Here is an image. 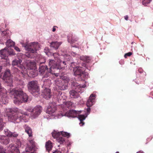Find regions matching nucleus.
<instances>
[{"label":"nucleus","mask_w":153,"mask_h":153,"mask_svg":"<svg viewBox=\"0 0 153 153\" xmlns=\"http://www.w3.org/2000/svg\"><path fill=\"white\" fill-rule=\"evenodd\" d=\"M6 45L7 47H11L15 45V43L10 39H9L7 41Z\"/></svg>","instance_id":"26"},{"label":"nucleus","mask_w":153,"mask_h":153,"mask_svg":"<svg viewBox=\"0 0 153 153\" xmlns=\"http://www.w3.org/2000/svg\"><path fill=\"white\" fill-rule=\"evenodd\" d=\"M6 113L8 120L11 122L18 123L21 121L25 116H27V112L18 108H6Z\"/></svg>","instance_id":"1"},{"label":"nucleus","mask_w":153,"mask_h":153,"mask_svg":"<svg viewBox=\"0 0 153 153\" xmlns=\"http://www.w3.org/2000/svg\"><path fill=\"white\" fill-rule=\"evenodd\" d=\"M51 70L52 71V72H53V73H51V74H55V75L56 76H58L59 75V74L57 73H55V72H56V71H58V70H57L55 69H53L52 68H51Z\"/></svg>","instance_id":"32"},{"label":"nucleus","mask_w":153,"mask_h":153,"mask_svg":"<svg viewBox=\"0 0 153 153\" xmlns=\"http://www.w3.org/2000/svg\"><path fill=\"white\" fill-rule=\"evenodd\" d=\"M84 65H85V66H84L85 67V64H84Z\"/></svg>","instance_id":"53"},{"label":"nucleus","mask_w":153,"mask_h":153,"mask_svg":"<svg viewBox=\"0 0 153 153\" xmlns=\"http://www.w3.org/2000/svg\"><path fill=\"white\" fill-rule=\"evenodd\" d=\"M12 97L14 98L13 102L16 105H19L27 101V95L21 89L13 90L10 92Z\"/></svg>","instance_id":"2"},{"label":"nucleus","mask_w":153,"mask_h":153,"mask_svg":"<svg viewBox=\"0 0 153 153\" xmlns=\"http://www.w3.org/2000/svg\"><path fill=\"white\" fill-rule=\"evenodd\" d=\"M55 61L53 60H49L48 62L49 65L51 66L50 69L48 70L49 72L51 73H53L52 72L51 68L55 69L57 70L63 69L65 67V65H66V62L65 61L62 62L59 59V56L56 53L53 54Z\"/></svg>","instance_id":"3"},{"label":"nucleus","mask_w":153,"mask_h":153,"mask_svg":"<svg viewBox=\"0 0 153 153\" xmlns=\"http://www.w3.org/2000/svg\"><path fill=\"white\" fill-rule=\"evenodd\" d=\"M90 111V108H88L87 109V111L88 112H89Z\"/></svg>","instance_id":"47"},{"label":"nucleus","mask_w":153,"mask_h":153,"mask_svg":"<svg viewBox=\"0 0 153 153\" xmlns=\"http://www.w3.org/2000/svg\"><path fill=\"white\" fill-rule=\"evenodd\" d=\"M56 106L54 103H50L47 108L46 113L51 114L55 112L56 109Z\"/></svg>","instance_id":"14"},{"label":"nucleus","mask_w":153,"mask_h":153,"mask_svg":"<svg viewBox=\"0 0 153 153\" xmlns=\"http://www.w3.org/2000/svg\"><path fill=\"white\" fill-rule=\"evenodd\" d=\"M10 139L4 135H0V143L7 145L9 143Z\"/></svg>","instance_id":"18"},{"label":"nucleus","mask_w":153,"mask_h":153,"mask_svg":"<svg viewBox=\"0 0 153 153\" xmlns=\"http://www.w3.org/2000/svg\"><path fill=\"white\" fill-rule=\"evenodd\" d=\"M50 66V68L49 69H48L47 68V67L46 65L45 66H40L39 68V72H40L41 74H43L44 72L45 71L47 70V71L49 73H51V72H49L48 71V70L50 69L51 66H50Z\"/></svg>","instance_id":"21"},{"label":"nucleus","mask_w":153,"mask_h":153,"mask_svg":"<svg viewBox=\"0 0 153 153\" xmlns=\"http://www.w3.org/2000/svg\"><path fill=\"white\" fill-rule=\"evenodd\" d=\"M83 68L80 67H77L74 69V74L75 75L81 76L83 74L84 71Z\"/></svg>","instance_id":"15"},{"label":"nucleus","mask_w":153,"mask_h":153,"mask_svg":"<svg viewBox=\"0 0 153 153\" xmlns=\"http://www.w3.org/2000/svg\"><path fill=\"white\" fill-rule=\"evenodd\" d=\"M151 1L152 0H143L142 2L143 4L144 5H146L149 4Z\"/></svg>","instance_id":"29"},{"label":"nucleus","mask_w":153,"mask_h":153,"mask_svg":"<svg viewBox=\"0 0 153 153\" xmlns=\"http://www.w3.org/2000/svg\"><path fill=\"white\" fill-rule=\"evenodd\" d=\"M27 66L28 69L33 70L35 67L36 64L34 62H29L27 64Z\"/></svg>","instance_id":"23"},{"label":"nucleus","mask_w":153,"mask_h":153,"mask_svg":"<svg viewBox=\"0 0 153 153\" xmlns=\"http://www.w3.org/2000/svg\"><path fill=\"white\" fill-rule=\"evenodd\" d=\"M52 136L54 138H56L57 142L60 144H62L65 141V139L62 136L67 137L68 138L70 136V134L66 132L63 131L57 132L54 131L52 133Z\"/></svg>","instance_id":"6"},{"label":"nucleus","mask_w":153,"mask_h":153,"mask_svg":"<svg viewBox=\"0 0 153 153\" xmlns=\"http://www.w3.org/2000/svg\"><path fill=\"white\" fill-rule=\"evenodd\" d=\"M8 53L10 55H14L16 53H14L13 51L12 50L8 49L7 51L5 48L1 51H0V54L4 56H6V53Z\"/></svg>","instance_id":"16"},{"label":"nucleus","mask_w":153,"mask_h":153,"mask_svg":"<svg viewBox=\"0 0 153 153\" xmlns=\"http://www.w3.org/2000/svg\"><path fill=\"white\" fill-rule=\"evenodd\" d=\"M26 55L27 57H28L29 58H32V56H30V55L28 53H26Z\"/></svg>","instance_id":"41"},{"label":"nucleus","mask_w":153,"mask_h":153,"mask_svg":"<svg viewBox=\"0 0 153 153\" xmlns=\"http://www.w3.org/2000/svg\"><path fill=\"white\" fill-rule=\"evenodd\" d=\"M71 54L74 56H75V54H76L75 53H74V52H73L72 53H71Z\"/></svg>","instance_id":"50"},{"label":"nucleus","mask_w":153,"mask_h":153,"mask_svg":"<svg viewBox=\"0 0 153 153\" xmlns=\"http://www.w3.org/2000/svg\"><path fill=\"white\" fill-rule=\"evenodd\" d=\"M42 108L40 106H37L35 107L32 109V113L31 114V116L33 118H35L37 117L41 113Z\"/></svg>","instance_id":"13"},{"label":"nucleus","mask_w":153,"mask_h":153,"mask_svg":"<svg viewBox=\"0 0 153 153\" xmlns=\"http://www.w3.org/2000/svg\"><path fill=\"white\" fill-rule=\"evenodd\" d=\"M6 150L5 152L4 149L1 146H0V153H6Z\"/></svg>","instance_id":"35"},{"label":"nucleus","mask_w":153,"mask_h":153,"mask_svg":"<svg viewBox=\"0 0 153 153\" xmlns=\"http://www.w3.org/2000/svg\"><path fill=\"white\" fill-rule=\"evenodd\" d=\"M22 60L20 59H14L13 61L12 65L13 66H17L19 67L20 69H21V74L23 75L27 74V69L22 65L21 64Z\"/></svg>","instance_id":"10"},{"label":"nucleus","mask_w":153,"mask_h":153,"mask_svg":"<svg viewBox=\"0 0 153 153\" xmlns=\"http://www.w3.org/2000/svg\"><path fill=\"white\" fill-rule=\"evenodd\" d=\"M19 82H19V84L22 85V88H23V86L24 85V82L22 80H19Z\"/></svg>","instance_id":"38"},{"label":"nucleus","mask_w":153,"mask_h":153,"mask_svg":"<svg viewBox=\"0 0 153 153\" xmlns=\"http://www.w3.org/2000/svg\"><path fill=\"white\" fill-rule=\"evenodd\" d=\"M132 54V53L131 52H129L125 54L124 55V57L126 58L128 56H130Z\"/></svg>","instance_id":"37"},{"label":"nucleus","mask_w":153,"mask_h":153,"mask_svg":"<svg viewBox=\"0 0 153 153\" xmlns=\"http://www.w3.org/2000/svg\"><path fill=\"white\" fill-rule=\"evenodd\" d=\"M49 76L48 74H46L42 79V81L44 82L42 88H44L43 92V97L47 100L50 98L51 96V91L48 88L50 85V80L48 78Z\"/></svg>","instance_id":"4"},{"label":"nucleus","mask_w":153,"mask_h":153,"mask_svg":"<svg viewBox=\"0 0 153 153\" xmlns=\"http://www.w3.org/2000/svg\"><path fill=\"white\" fill-rule=\"evenodd\" d=\"M53 153H61V152L60 151H56L55 152H53Z\"/></svg>","instance_id":"44"},{"label":"nucleus","mask_w":153,"mask_h":153,"mask_svg":"<svg viewBox=\"0 0 153 153\" xmlns=\"http://www.w3.org/2000/svg\"><path fill=\"white\" fill-rule=\"evenodd\" d=\"M28 89L32 94L34 93H38L39 91V87L38 82L36 81H33L30 82L27 85Z\"/></svg>","instance_id":"9"},{"label":"nucleus","mask_w":153,"mask_h":153,"mask_svg":"<svg viewBox=\"0 0 153 153\" xmlns=\"http://www.w3.org/2000/svg\"><path fill=\"white\" fill-rule=\"evenodd\" d=\"M1 69H2V67L1 66H0V72H1Z\"/></svg>","instance_id":"51"},{"label":"nucleus","mask_w":153,"mask_h":153,"mask_svg":"<svg viewBox=\"0 0 153 153\" xmlns=\"http://www.w3.org/2000/svg\"><path fill=\"white\" fill-rule=\"evenodd\" d=\"M61 44V42H53L51 43L50 46L56 50L58 49Z\"/></svg>","instance_id":"22"},{"label":"nucleus","mask_w":153,"mask_h":153,"mask_svg":"<svg viewBox=\"0 0 153 153\" xmlns=\"http://www.w3.org/2000/svg\"><path fill=\"white\" fill-rule=\"evenodd\" d=\"M16 145L14 146L13 144L9 145L8 148V150H10V152L8 153H19V148L21 146V143L19 140H17Z\"/></svg>","instance_id":"11"},{"label":"nucleus","mask_w":153,"mask_h":153,"mask_svg":"<svg viewBox=\"0 0 153 153\" xmlns=\"http://www.w3.org/2000/svg\"><path fill=\"white\" fill-rule=\"evenodd\" d=\"M69 79H68L67 80V82H69Z\"/></svg>","instance_id":"52"},{"label":"nucleus","mask_w":153,"mask_h":153,"mask_svg":"<svg viewBox=\"0 0 153 153\" xmlns=\"http://www.w3.org/2000/svg\"><path fill=\"white\" fill-rule=\"evenodd\" d=\"M0 77L6 83H11L12 82L10 71L9 69H7L5 71L3 75V76L0 75Z\"/></svg>","instance_id":"12"},{"label":"nucleus","mask_w":153,"mask_h":153,"mask_svg":"<svg viewBox=\"0 0 153 153\" xmlns=\"http://www.w3.org/2000/svg\"><path fill=\"white\" fill-rule=\"evenodd\" d=\"M137 153H143V152L142 151H140L139 152H137Z\"/></svg>","instance_id":"48"},{"label":"nucleus","mask_w":153,"mask_h":153,"mask_svg":"<svg viewBox=\"0 0 153 153\" xmlns=\"http://www.w3.org/2000/svg\"><path fill=\"white\" fill-rule=\"evenodd\" d=\"M14 49L18 52L20 51V50L19 48L17 47H14Z\"/></svg>","instance_id":"40"},{"label":"nucleus","mask_w":153,"mask_h":153,"mask_svg":"<svg viewBox=\"0 0 153 153\" xmlns=\"http://www.w3.org/2000/svg\"><path fill=\"white\" fill-rule=\"evenodd\" d=\"M68 41L70 43H72L76 41V40L73 39L72 37H70L69 36H68Z\"/></svg>","instance_id":"28"},{"label":"nucleus","mask_w":153,"mask_h":153,"mask_svg":"<svg viewBox=\"0 0 153 153\" xmlns=\"http://www.w3.org/2000/svg\"><path fill=\"white\" fill-rule=\"evenodd\" d=\"M27 110L30 112L32 113V110L31 109L29 108L27 109Z\"/></svg>","instance_id":"42"},{"label":"nucleus","mask_w":153,"mask_h":153,"mask_svg":"<svg viewBox=\"0 0 153 153\" xmlns=\"http://www.w3.org/2000/svg\"><path fill=\"white\" fill-rule=\"evenodd\" d=\"M124 18H125V20H128V16H125L124 17Z\"/></svg>","instance_id":"43"},{"label":"nucleus","mask_w":153,"mask_h":153,"mask_svg":"<svg viewBox=\"0 0 153 153\" xmlns=\"http://www.w3.org/2000/svg\"><path fill=\"white\" fill-rule=\"evenodd\" d=\"M22 46L24 47L26 51L32 53H36L37 49L39 47V45L36 42H33L26 44L22 43Z\"/></svg>","instance_id":"8"},{"label":"nucleus","mask_w":153,"mask_h":153,"mask_svg":"<svg viewBox=\"0 0 153 153\" xmlns=\"http://www.w3.org/2000/svg\"><path fill=\"white\" fill-rule=\"evenodd\" d=\"M28 149V147H27L26 149V152H30V151H31L32 150V147H30V149H29V151H28V150H27V149Z\"/></svg>","instance_id":"39"},{"label":"nucleus","mask_w":153,"mask_h":153,"mask_svg":"<svg viewBox=\"0 0 153 153\" xmlns=\"http://www.w3.org/2000/svg\"><path fill=\"white\" fill-rule=\"evenodd\" d=\"M44 52L46 54V55H47L48 56H49L50 54V52L49 51V49L47 48L46 47L45 49H44Z\"/></svg>","instance_id":"30"},{"label":"nucleus","mask_w":153,"mask_h":153,"mask_svg":"<svg viewBox=\"0 0 153 153\" xmlns=\"http://www.w3.org/2000/svg\"><path fill=\"white\" fill-rule=\"evenodd\" d=\"M116 153H119V152H116Z\"/></svg>","instance_id":"54"},{"label":"nucleus","mask_w":153,"mask_h":153,"mask_svg":"<svg viewBox=\"0 0 153 153\" xmlns=\"http://www.w3.org/2000/svg\"><path fill=\"white\" fill-rule=\"evenodd\" d=\"M80 58L81 60L87 62H88L91 60L90 57L87 56H80Z\"/></svg>","instance_id":"25"},{"label":"nucleus","mask_w":153,"mask_h":153,"mask_svg":"<svg viewBox=\"0 0 153 153\" xmlns=\"http://www.w3.org/2000/svg\"><path fill=\"white\" fill-rule=\"evenodd\" d=\"M66 98L64 93H61L59 97V101L65 100Z\"/></svg>","instance_id":"27"},{"label":"nucleus","mask_w":153,"mask_h":153,"mask_svg":"<svg viewBox=\"0 0 153 153\" xmlns=\"http://www.w3.org/2000/svg\"><path fill=\"white\" fill-rule=\"evenodd\" d=\"M80 111H76L72 110H69L67 111L64 114L60 113L59 115V116L60 117V115H61L62 117L64 116L68 117H75L78 116V118L80 121L79 124L80 126H82L84 124L83 121L85 120L86 117L84 115L79 114Z\"/></svg>","instance_id":"5"},{"label":"nucleus","mask_w":153,"mask_h":153,"mask_svg":"<svg viewBox=\"0 0 153 153\" xmlns=\"http://www.w3.org/2000/svg\"><path fill=\"white\" fill-rule=\"evenodd\" d=\"M25 132L27 133L29 137H31L32 136V129L28 125H25L24 126Z\"/></svg>","instance_id":"20"},{"label":"nucleus","mask_w":153,"mask_h":153,"mask_svg":"<svg viewBox=\"0 0 153 153\" xmlns=\"http://www.w3.org/2000/svg\"><path fill=\"white\" fill-rule=\"evenodd\" d=\"M65 105L67 107H69L72 105V103L70 101L66 102L65 103Z\"/></svg>","instance_id":"34"},{"label":"nucleus","mask_w":153,"mask_h":153,"mask_svg":"<svg viewBox=\"0 0 153 153\" xmlns=\"http://www.w3.org/2000/svg\"><path fill=\"white\" fill-rule=\"evenodd\" d=\"M2 86L1 85V84L0 83V91H2Z\"/></svg>","instance_id":"46"},{"label":"nucleus","mask_w":153,"mask_h":153,"mask_svg":"<svg viewBox=\"0 0 153 153\" xmlns=\"http://www.w3.org/2000/svg\"><path fill=\"white\" fill-rule=\"evenodd\" d=\"M95 97V95H94L92 94L90 95L89 98L88 100L86 103L88 107H90L93 105Z\"/></svg>","instance_id":"17"},{"label":"nucleus","mask_w":153,"mask_h":153,"mask_svg":"<svg viewBox=\"0 0 153 153\" xmlns=\"http://www.w3.org/2000/svg\"><path fill=\"white\" fill-rule=\"evenodd\" d=\"M72 85L74 86V89H75L76 91L74 90H72L70 91L69 93L70 96L71 97L73 98H77L79 96V93L80 92V90L81 87L82 88H84L85 86H81L79 85L78 83L74 82L72 84Z\"/></svg>","instance_id":"7"},{"label":"nucleus","mask_w":153,"mask_h":153,"mask_svg":"<svg viewBox=\"0 0 153 153\" xmlns=\"http://www.w3.org/2000/svg\"><path fill=\"white\" fill-rule=\"evenodd\" d=\"M56 30V28H55V26L53 27V28L52 31L53 32H54Z\"/></svg>","instance_id":"45"},{"label":"nucleus","mask_w":153,"mask_h":153,"mask_svg":"<svg viewBox=\"0 0 153 153\" xmlns=\"http://www.w3.org/2000/svg\"><path fill=\"white\" fill-rule=\"evenodd\" d=\"M45 146L47 150L49 152V151L51 150L53 147L51 142L49 140L45 144Z\"/></svg>","instance_id":"24"},{"label":"nucleus","mask_w":153,"mask_h":153,"mask_svg":"<svg viewBox=\"0 0 153 153\" xmlns=\"http://www.w3.org/2000/svg\"><path fill=\"white\" fill-rule=\"evenodd\" d=\"M5 134L8 137H16L18 136V134L16 132H11L7 129L4 130Z\"/></svg>","instance_id":"19"},{"label":"nucleus","mask_w":153,"mask_h":153,"mask_svg":"<svg viewBox=\"0 0 153 153\" xmlns=\"http://www.w3.org/2000/svg\"><path fill=\"white\" fill-rule=\"evenodd\" d=\"M4 126V124L3 123L2 119L0 118V130L2 129Z\"/></svg>","instance_id":"33"},{"label":"nucleus","mask_w":153,"mask_h":153,"mask_svg":"<svg viewBox=\"0 0 153 153\" xmlns=\"http://www.w3.org/2000/svg\"><path fill=\"white\" fill-rule=\"evenodd\" d=\"M88 74L86 72H85L84 71L83 72V74L81 76H80L81 78L83 77L84 78H86L88 77Z\"/></svg>","instance_id":"31"},{"label":"nucleus","mask_w":153,"mask_h":153,"mask_svg":"<svg viewBox=\"0 0 153 153\" xmlns=\"http://www.w3.org/2000/svg\"><path fill=\"white\" fill-rule=\"evenodd\" d=\"M29 141L31 143H33V141L32 140H30V139H29Z\"/></svg>","instance_id":"49"},{"label":"nucleus","mask_w":153,"mask_h":153,"mask_svg":"<svg viewBox=\"0 0 153 153\" xmlns=\"http://www.w3.org/2000/svg\"><path fill=\"white\" fill-rule=\"evenodd\" d=\"M4 97H2L0 98V101H2L4 102V101L5 100V99H6V95H4Z\"/></svg>","instance_id":"36"}]
</instances>
